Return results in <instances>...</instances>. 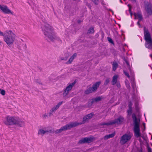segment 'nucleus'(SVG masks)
<instances>
[{"instance_id":"nucleus-1","label":"nucleus","mask_w":152,"mask_h":152,"mask_svg":"<svg viewBox=\"0 0 152 152\" xmlns=\"http://www.w3.org/2000/svg\"><path fill=\"white\" fill-rule=\"evenodd\" d=\"M44 35L47 37L51 41L53 42L57 41L60 44L62 43V41L60 38L56 35L53 32L52 27L49 24L44 23L41 27Z\"/></svg>"},{"instance_id":"nucleus-2","label":"nucleus","mask_w":152,"mask_h":152,"mask_svg":"<svg viewBox=\"0 0 152 152\" xmlns=\"http://www.w3.org/2000/svg\"><path fill=\"white\" fill-rule=\"evenodd\" d=\"M4 122L6 125L7 126L11 125H17L20 127L24 126V122L23 121H21L19 118L15 117L10 116L7 117Z\"/></svg>"},{"instance_id":"nucleus-3","label":"nucleus","mask_w":152,"mask_h":152,"mask_svg":"<svg viewBox=\"0 0 152 152\" xmlns=\"http://www.w3.org/2000/svg\"><path fill=\"white\" fill-rule=\"evenodd\" d=\"M16 35L11 30L5 31V36L4 38V41L9 46L12 45L15 39Z\"/></svg>"},{"instance_id":"nucleus-4","label":"nucleus","mask_w":152,"mask_h":152,"mask_svg":"<svg viewBox=\"0 0 152 152\" xmlns=\"http://www.w3.org/2000/svg\"><path fill=\"white\" fill-rule=\"evenodd\" d=\"M132 118L134 125V135L137 138H138L141 136L140 128V121H138L136 116L134 113L132 114Z\"/></svg>"},{"instance_id":"nucleus-5","label":"nucleus","mask_w":152,"mask_h":152,"mask_svg":"<svg viewBox=\"0 0 152 152\" xmlns=\"http://www.w3.org/2000/svg\"><path fill=\"white\" fill-rule=\"evenodd\" d=\"M144 30L145 39L146 41L145 47L149 49L152 50V40L150 34L145 27L144 28Z\"/></svg>"},{"instance_id":"nucleus-6","label":"nucleus","mask_w":152,"mask_h":152,"mask_svg":"<svg viewBox=\"0 0 152 152\" xmlns=\"http://www.w3.org/2000/svg\"><path fill=\"white\" fill-rule=\"evenodd\" d=\"M78 124H77L76 123L71 122L64 126H62L59 129H57L54 132L53 131H52V132H54L55 134H58L61 132L63 131L69 130L71 128L75 127L77 126Z\"/></svg>"},{"instance_id":"nucleus-7","label":"nucleus","mask_w":152,"mask_h":152,"mask_svg":"<svg viewBox=\"0 0 152 152\" xmlns=\"http://www.w3.org/2000/svg\"><path fill=\"white\" fill-rule=\"evenodd\" d=\"M132 135L130 134H124L121 138L120 143L121 144H124L129 141Z\"/></svg>"},{"instance_id":"nucleus-8","label":"nucleus","mask_w":152,"mask_h":152,"mask_svg":"<svg viewBox=\"0 0 152 152\" xmlns=\"http://www.w3.org/2000/svg\"><path fill=\"white\" fill-rule=\"evenodd\" d=\"M76 83V80H75L73 83L69 84L64 89L63 93V97L66 96L68 94L69 91L72 90V87Z\"/></svg>"},{"instance_id":"nucleus-9","label":"nucleus","mask_w":152,"mask_h":152,"mask_svg":"<svg viewBox=\"0 0 152 152\" xmlns=\"http://www.w3.org/2000/svg\"><path fill=\"white\" fill-rule=\"evenodd\" d=\"M94 115V114L93 113H91L90 114H88L83 118L82 122L78 123L76 122H72L73 123H76L77 124H79L77 125V126L80 125H81L82 124H84L88 120L91 118Z\"/></svg>"},{"instance_id":"nucleus-10","label":"nucleus","mask_w":152,"mask_h":152,"mask_svg":"<svg viewBox=\"0 0 152 152\" xmlns=\"http://www.w3.org/2000/svg\"><path fill=\"white\" fill-rule=\"evenodd\" d=\"M124 121V118L122 116H120L118 118L114 119L112 121L113 124L120 125Z\"/></svg>"},{"instance_id":"nucleus-11","label":"nucleus","mask_w":152,"mask_h":152,"mask_svg":"<svg viewBox=\"0 0 152 152\" xmlns=\"http://www.w3.org/2000/svg\"><path fill=\"white\" fill-rule=\"evenodd\" d=\"M0 9L4 14L12 13L11 11L6 5L2 6L0 5Z\"/></svg>"},{"instance_id":"nucleus-12","label":"nucleus","mask_w":152,"mask_h":152,"mask_svg":"<svg viewBox=\"0 0 152 152\" xmlns=\"http://www.w3.org/2000/svg\"><path fill=\"white\" fill-rule=\"evenodd\" d=\"M63 103V102H60L58 103L55 106L53 107L50 110L49 113L50 115H52L53 112H54L57 109H58L59 107Z\"/></svg>"},{"instance_id":"nucleus-13","label":"nucleus","mask_w":152,"mask_h":152,"mask_svg":"<svg viewBox=\"0 0 152 152\" xmlns=\"http://www.w3.org/2000/svg\"><path fill=\"white\" fill-rule=\"evenodd\" d=\"M145 9L148 15H152V6L151 4H146L145 6Z\"/></svg>"},{"instance_id":"nucleus-14","label":"nucleus","mask_w":152,"mask_h":152,"mask_svg":"<svg viewBox=\"0 0 152 152\" xmlns=\"http://www.w3.org/2000/svg\"><path fill=\"white\" fill-rule=\"evenodd\" d=\"M134 15L135 17V18L136 19L137 17L139 21H141L142 20L143 18L140 11H137V13H134Z\"/></svg>"},{"instance_id":"nucleus-15","label":"nucleus","mask_w":152,"mask_h":152,"mask_svg":"<svg viewBox=\"0 0 152 152\" xmlns=\"http://www.w3.org/2000/svg\"><path fill=\"white\" fill-rule=\"evenodd\" d=\"M22 42L20 41L18 42L17 45V47L20 50H21L23 48L26 49V45L25 43H23L22 40Z\"/></svg>"},{"instance_id":"nucleus-16","label":"nucleus","mask_w":152,"mask_h":152,"mask_svg":"<svg viewBox=\"0 0 152 152\" xmlns=\"http://www.w3.org/2000/svg\"><path fill=\"white\" fill-rule=\"evenodd\" d=\"M101 99L102 98L100 96L96 97L94 99H93L91 101L89 102L88 105L89 106H90L95 101L96 102H98L101 100Z\"/></svg>"},{"instance_id":"nucleus-17","label":"nucleus","mask_w":152,"mask_h":152,"mask_svg":"<svg viewBox=\"0 0 152 152\" xmlns=\"http://www.w3.org/2000/svg\"><path fill=\"white\" fill-rule=\"evenodd\" d=\"M49 132L50 133H52L51 130H44L42 129L39 130L38 134L44 135L47 132Z\"/></svg>"},{"instance_id":"nucleus-18","label":"nucleus","mask_w":152,"mask_h":152,"mask_svg":"<svg viewBox=\"0 0 152 152\" xmlns=\"http://www.w3.org/2000/svg\"><path fill=\"white\" fill-rule=\"evenodd\" d=\"M77 54L76 53H74L73 55L69 58L68 61L66 62V64H71L75 57H76Z\"/></svg>"},{"instance_id":"nucleus-19","label":"nucleus","mask_w":152,"mask_h":152,"mask_svg":"<svg viewBox=\"0 0 152 152\" xmlns=\"http://www.w3.org/2000/svg\"><path fill=\"white\" fill-rule=\"evenodd\" d=\"M86 143H89L92 142L94 140V138L93 137H85Z\"/></svg>"},{"instance_id":"nucleus-20","label":"nucleus","mask_w":152,"mask_h":152,"mask_svg":"<svg viewBox=\"0 0 152 152\" xmlns=\"http://www.w3.org/2000/svg\"><path fill=\"white\" fill-rule=\"evenodd\" d=\"M100 84L101 82L100 81H98L96 82L93 84L92 86V88H93L95 91L97 90L98 88L99 87Z\"/></svg>"},{"instance_id":"nucleus-21","label":"nucleus","mask_w":152,"mask_h":152,"mask_svg":"<svg viewBox=\"0 0 152 152\" xmlns=\"http://www.w3.org/2000/svg\"><path fill=\"white\" fill-rule=\"evenodd\" d=\"M95 91L92 88V87H90L85 91V93L87 94Z\"/></svg>"},{"instance_id":"nucleus-22","label":"nucleus","mask_w":152,"mask_h":152,"mask_svg":"<svg viewBox=\"0 0 152 152\" xmlns=\"http://www.w3.org/2000/svg\"><path fill=\"white\" fill-rule=\"evenodd\" d=\"M118 76L117 75H114L113 77L112 83L113 85H115L117 81Z\"/></svg>"},{"instance_id":"nucleus-23","label":"nucleus","mask_w":152,"mask_h":152,"mask_svg":"<svg viewBox=\"0 0 152 152\" xmlns=\"http://www.w3.org/2000/svg\"><path fill=\"white\" fill-rule=\"evenodd\" d=\"M115 135V133H112L108 135H107L104 136V140H107L109 138L113 137Z\"/></svg>"},{"instance_id":"nucleus-24","label":"nucleus","mask_w":152,"mask_h":152,"mask_svg":"<svg viewBox=\"0 0 152 152\" xmlns=\"http://www.w3.org/2000/svg\"><path fill=\"white\" fill-rule=\"evenodd\" d=\"M112 65L113 69V71H115L118 67V64L116 62H113Z\"/></svg>"},{"instance_id":"nucleus-25","label":"nucleus","mask_w":152,"mask_h":152,"mask_svg":"<svg viewBox=\"0 0 152 152\" xmlns=\"http://www.w3.org/2000/svg\"><path fill=\"white\" fill-rule=\"evenodd\" d=\"M94 32V28L93 27L90 28L88 30L87 34H90L93 33Z\"/></svg>"},{"instance_id":"nucleus-26","label":"nucleus","mask_w":152,"mask_h":152,"mask_svg":"<svg viewBox=\"0 0 152 152\" xmlns=\"http://www.w3.org/2000/svg\"><path fill=\"white\" fill-rule=\"evenodd\" d=\"M84 143H86V140L84 138L80 140L78 142V144H82Z\"/></svg>"},{"instance_id":"nucleus-27","label":"nucleus","mask_w":152,"mask_h":152,"mask_svg":"<svg viewBox=\"0 0 152 152\" xmlns=\"http://www.w3.org/2000/svg\"><path fill=\"white\" fill-rule=\"evenodd\" d=\"M113 125L112 121H111L108 123H104L101 124V125H107L109 126L110 125Z\"/></svg>"},{"instance_id":"nucleus-28","label":"nucleus","mask_w":152,"mask_h":152,"mask_svg":"<svg viewBox=\"0 0 152 152\" xmlns=\"http://www.w3.org/2000/svg\"><path fill=\"white\" fill-rule=\"evenodd\" d=\"M110 81V79L108 78H107L105 81V82H104V85L105 86L107 85L109 83Z\"/></svg>"},{"instance_id":"nucleus-29","label":"nucleus","mask_w":152,"mask_h":152,"mask_svg":"<svg viewBox=\"0 0 152 152\" xmlns=\"http://www.w3.org/2000/svg\"><path fill=\"white\" fill-rule=\"evenodd\" d=\"M125 83L126 84V87H127V88L128 89H129L130 88V86L129 85V82L127 80H126V81H125Z\"/></svg>"},{"instance_id":"nucleus-30","label":"nucleus","mask_w":152,"mask_h":152,"mask_svg":"<svg viewBox=\"0 0 152 152\" xmlns=\"http://www.w3.org/2000/svg\"><path fill=\"white\" fill-rule=\"evenodd\" d=\"M107 39L108 41L112 44H114V42L112 39L109 37H107Z\"/></svg>"},{"instance_id":"nucleus-31","label":"nucleus","mask_w":152,"mask_h":152,"mask_svg":"<svg viewBox=\"0 0 152 152\" xmlns=\"http://www.w3.org/2000/svg\"><path fill=\"white\" fill-rule=\"evenodd\" d=\"M124 73L129 78L130 77V76L129 74V73L126 71L124 70Z\"/></svg>"},{"instance_id":"nucleus-32","label":"nucleus","mask_w":152,"mask_h":152,"mask_svg":"<svg viewBox=\"0 0 152 152\" xmlns=\"http://www.w3.org/2000/svg\"><path fill=\"white\" fill-rule=\"evenodd\" d=\"M127 112L128 113V115H131L132 113V109H129V110L127 111Z\"/></svg>"},{"instance_id":"nucleus-33","label":"nucleus","mask_w":152,"mask_h":152,"mask_svg":"<svg viewBox=\"0 0 152 152\" xmlns=\"http://www.w3.org/2000/svg\"><path fill=\"white\" fill-rule=\"evenodd\" d=\"M0 93L2 95H4L5 94V91L4 90H1Z\"/></svg>"},{"instance_id":"nucleus-34","label":"nucleus","mask_w":152,"mask_h":152,"mask_svg":"<svg viewBox=\"0 0 152 152\" xmlns=\"http://www.w3.org/2000/svg\"><path fill=\"white\" fill-rule=\"evenodd\" d=\"M5 31L4 33V34L2 32L0 31V35L3 36L4 38L5 36Z\"/></svg>"},{"instance_id":"nucleus-35","label":"nucleus","mask_w":152,"mask_h":152,"mask_svg":"<svg viewBox=\"0 0 152 152\" xmlns=\"http://www.w3.org/2000/svg\"><path fill=\"white\" fill-rule=\"evenodd\" d=\"M96 5L98 4V2L99 0H91Z\"/></svg>"},{"instance_id":"nucleus-36","label":"nucleus","mask_w":152,"mask_h":152,"mask_svg":"<svg viewBox=\"0 0 152 152\" xmlns=\"http://www.w3.org/2000/svg\"><path fill=\"white\" fill-rule=\"evenodd\" d=\"M116 84V86L118 88H120L121 87V85L119 83L117 82Z\"/></svg>"},{"instance_id":"nucleus-37","label":"nucleus","mask_w":152,"mask_h":152,"mask_svg":"<svg viewBox=\"0 0 152 152\" xmlns=\"http://www.w3.org/2000/svg\"><path fill=\"white\" fill-rule=\"evenodd\" d=\"M101 35L102 37V38L103 39L104 37V33L103 31H102L101 32Z\"/></svg>"},{"instance_id":"nucleus-38","label":"nucleus","mask_w":152,"mask_h":152,"mask_svg":"<svg viewBox=\"0 0 152 152\" xmlns=\"http://www.w3.org/2000/svg\"><path fill=\"white\" fill-rule=\"evenodd\" d=\"M36 82L37 83H38L40 85H42V83L40 81H39L38 80H36Z\"/></svg>"},{"instance_id":"nucleus-39","label":"nucleus","mask_w":152,"mask_h":152,"mask_svg":"<svg viewBox=\"0 0 152 152\" xmlns=\"http://www.w3.org/2000/svg\"><path fill=\"white\" fill-rule=\"evenodd\" d=\"M47 116L46 114H45L42 115V117L43 118H46V117Z\"/></svg>"},{"instance_id":"nucleus-40","label":"nucleus","mask_w":152,"mask_h":152,"mask_svg":"<svg viewBox=\"0 0 152 152\" xmlns=\"http://www.w3.org/2000/svg\"><path fill=\"white\" fill-rule=\"evenodd\" d=\"M148 152H151V149L149 147H148Z\"/></svg>"},{"instance_id":"nucleus-41","label":"nucleus","mask_w":152,"mask_h":152,"mask_svg":"<svg viewBox=\"0 0 152 152\" xmlns=\"http://www.w3.org/2000/svg\"><path fill=\"white\" fill-rule=\"evenodd\" d=\"M129 109H132V105L131 104H129L128 105Z\"/></svg>"},{"instance_id":"nucleus-42","label":"nucleus","mask_w":152,"mask_h":152,"mask_svg":"<svg viewBox=\"0 0 152 152\" xmlns=\"http://www.w3.org/2000/svg\"><path fill=\"white\" fill-rule=\"evenodd\" d=\"M99 33H97L95 35V37H96V38H98L99 36Z\"/></svg>"},{"instance_id":"nucleus-43","label":"nucleus","mask_w":152,"mask_h":152,"mask_svg":"<svg viewBox=\"0 0 152 152\" xmlns=\"http://www.w3.org/2000/svg\"><path fill=\"white\" fill-rule=\"evenodd\" d=\"M123 59L126 63L128 62V61L124 57L123 58Z\"/></svg>"},{"instance_id":"nucleus-44","label":"nucleus","mask_w":152,"mask_h":152,"mask_svg":"<svg viewBox=\"0 0 152 152\" xmlns=\"http://www.w3.org/2000/svg\"><path fill=\"white\" fill-rule=\"evenodd\" d=\"M140 21H139V20H138V21L137 22V24L140 26V27L141 26H140Z\"/></svg>"},{"instance_id":"nucleus-45","label":"nucleus","mask_w":152,"mask_h":152,"mask_svg":"<svg viewBox=\"0 0 152 152\" xmlns=\"http://www.w3.org/2000/svg\"><path fill=\"white\" fill-rule=\"evenodd\" d=\"M126 63L128 66H129V64L128 61L126 62Z\"/></svg>"},{"instance_id":"nucleus-46","label":"nucleus","mask_w":152,"mask_h":152,"mask_svg":"<svg viewBox=\"0 0 152 152\" xmlns=\"http://www.w3.org/2000/svg\"><path fill=\"white\" fill-rule=\"evenodd\" d=\"M81 21L80 20H77V23H81Z\"/></svg>"},{"instance_id":"nucleus-47","label":"nucleus","mask_w":152,"mask_h":152,"mask_svg":"<svg viewBox=\"0 0 152 152\" xmlns=\"http://www.w3.org/2000/svg\"><path fill=\"white\" fill-rule=\"evenodd\" d=\"M130 15H131V17H132V12H130Z\"/></svg>"},{"instance_id":"nucleus-48","label":"nucleus","mask_w":152,"mask_h":152,"mask_svg":"<svg viewBox=\"0 0 152 152\" xmlns=\"http://www.w3.org/2000/svg\"><path fill=\"white\" fill-rule=\"evenodd\" d=\"M143 125L144 126V128L145 129V123L143 124Z\"/></svg>"},{"instance_id":"nucleus-49","label":"nucleus","mask_w":152,"mask_h":152,"mask_svg":"<svg viewBox=\"0 0 152 152\" xmlns=\"http://www.w3.org/2000/svg\"><path fill=\"white\" fill-rule=\"evenodd\" d=\"M132 87L134 89V85H132Z\"/></svg>"},{"instance_id":"nucleus-50","label":"nucleus","mask_w":152,"mask_h":152,"mask_svg":"<svg viewBox=\"0 0 152 152\" xmlns=\"http://www.w3.org/2000/svg\"><path fill=\"white\" fill-rule=\"evenodd\" d=\"M129 12H131V9L130 8H129Z\"/></svg>"},{"instance_id":"nucleus-51","label":"nucleus","mask_w":152,"mask_h":152,"mask_svg":"<svg viewBox=\"0 0 152 152\" xmlns=\"http://www.w3.org/2000/svg\"><path fill=\"white\" fill-rule=\"evenodd\" d=\"M64 58H61V60H64Z\"/></svg>"},{"instance_id":"nucleus-52","label":"nucleus","mask_w":152,"mask_h":152,"mask_svg":"<svg viewBox=\"0 0 152 152\" xmlns=\"http://www.w3.org/2000/svg\"><path fill=\"white\" fill-rule=\"evenodd\" d=\"M150 56L151 58L152 57V55L151 54H150Z\"/></svg>"},{"instance_id":"nucleus-53","label":"nucleus","mask_w":152,"mask_h":152,"mask_svg":"<svg viewBox=\"0 0 152 152\" xmlns=\"http://www.w3.org/2000/svg\"><path fill=\"white\" fill-rule=\"evenodd\" d=\"M120 1L121 3H122V1L121 0H120Z\"/></svg>"},{"instance_id":"nucleus-54","label":"nucleus","mask_w":152,"mask_h":152,"mask_svg":"<svg viewBox=\"0 0 152 152\" xmlns=\"http://www.w3.org/2000/svg\"><path fill=\"white\" fill-rule=\"evenodd\" d=\"M2 43V42L1 41H0V44H1Z\"/></svg>"},{"instance_id":"nucleus-55","label":"nucleus","mask_w":152,"mask_h":152,"mask_svg":"<svg viewBox=\"0 0 152 152\" xmlns=\"http://www.w3.org/2000/svg\"><path fill=\"white\" fill-rule=\"evenodd\" d=\"M132 1H134V2H135L136 1V0H132Z\"/></svg>"},{"instance_id":"nucleus-56","label":"nucleus","mask_w":152,"mask_h":152,"mask_svg":"<svg viewBox=\"0 0 152 152\" xmlns=\"http://www.w3.org/2000/svg\"><path fill=\"white\" fill-rule=\"evenodd\" d=\"M129 70H130V71H131V69H130V67H129Z\"/></svg>"},{"instance_id":"nucleus-57","label":"nucleus","mask_w":152,"mask_h":152,"mask_svg":"<svg viewBox=\"0 0 152 152\" xmlns=\"http://www.w3.org/2000/svg\"><path fill=\"white\" fill-rule=\"evenodd\" d=\"M141 140V139H140H140H139V140H140V141Z\"/></svg>"}]
</instances>
